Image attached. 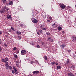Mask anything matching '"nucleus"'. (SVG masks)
<instances>
[{"label": "nucleus", "instance_id": "49530a36", "mask_svg": "<svg viewBox=\"0 0 76 76\" xmlns=\"http://www.w3.org/2000/svg\"><path fill=\"white\" fill-rule=\"evenodd\" d=\"M2 34V32L0 31V35H1Z\"/></svg>", "mask_w": 76, "mask_h": 76}, {"label": "nucleus", "instance_id": "c85d7f7f", "mask_svg": "<svg viewBox=\"0 0 76 76\" xmlns=\"http://www.w3.org/2000/svg\"><path fill=\"white\" fill-rule=\"evenodd\" d=\"M11 29L12 30V31H15V29H14V28H13V27H11Z\"/></svg>", "mask_w": 76, "mask_h": 76}, {"label": "nucleus", "instance_id": "a19ab883", "mask_svg": "<svg viewBox=\"0 0 76 76\" xmlns=\"http://www.w3.org/2000/svg\"><path fill=\"white\" fill-rule=\"evenodd\" d=\"M49 19H50V20H51V19H52V17H49Z\"/></svg>", "mask_w": 76, "mask_h": 76}, {"label": "nucleus", "instance_id": "bb28decb", "mask_svg": "<svg viewBox=\"0 0 76 76\" xmlns=\"http://www.w3.org/2000/svg\"><path fill=\"white\" fill-rule=\"evenodd\" d=\"M42 30H44V31H46L47 30V29L44 28H42Z\"/></svg>", "mask_w": 76, "mask_h": 76}, {"label": "nucleus", "instance_id": "6e6552de", "mask_svg": "<svg viewBox=\"0 0 76 76\" xmlns=\"http://www.w3.org/2000/svg\"><path fill=\"white\" fill-rule=\"evenodd\" d=\"M68 75L69 76H75V75H73V73L71 72H68Z\"/></svg>", "mask_w": 76, "mask_h": 76}, {"label": "nucleus", "instance_id": "4468645a", "mask_svg": "<svg viewBox=\"0 0 76 76\" xmlns=\"http://www.w3.org/2000/svg\"><path fill=\"white\" fill-rule=\"evenodd\" d=\"M9 69L10 70H12V66H9V65L8 66V69Z\"/></svg>", "mask_w": 76, "mask_h": 76}, {"label": "nucleus", "instance_id": "de8ad7c7", "mask_svg": "<svg viewBox=\"0 0 76 76\" xmlns=\"http://www.w3.org/2000/svg\"><path fill=\"white\" fill-rule=\"evenodd\" d=\"M47 21L48 22H50V20H48Z\"/></svg>", "mask_w": 76, "mask_h": 76}, {"label": "nucleus", "instance_id": "393cba45", "mask_svg": "<svg viewBox=\"0 0 76 76\" xmlns=\"http://www.w3.org/2000/svg\"><path fill=\"white\" fill-rule=\"evenodd\" d=\"M16 66L18 67H19V64H16Z\"/></svg>", "mask_w": 76, "mask_h": 76}, {"label": "nucleus", "instance_id": "a18cd8bd", "mask_svg": "<svg viewBox=\"0 0 76 76\" xmlns=\"http://www.w3.org/2000/svg\"><path fill=\"white\" fill-rule=\"evenodd\" d=\"M37 34H38V35H39V32H37Z\"/></svg>", "mask_w": 76, "mask_h": 76}, {"label": "nucleus", "instance_id": "aec40b11", "mask_svg": "<svg viewBox=\"0 0 76 76\" xmlns=\"http://www.w3.org/2000/svg\"><path fill=\"white\" fill-rule=\"evenodd\" d=\"M51 64L52 65H54V64H56V62H52L51 63Z\"/></svg>", "mask_w": 76, "mask_h": 76}, {"label": "nucleus", "instance_id": "8fccbe9b", "mask_svg": "<svg viewBox=\"0 0 76 76\" xmlns=\"http://www.w3.org/2000/svg\"><path fill=\"white\" fill-rule=\"evenodd\" d=\"M62 34H64V31H62Z\"/></svg>", "mask_w": 76, "mask_h": 76}, {"label": "nucleus", "instance_id": "4c0bfd02", "mask_svg": "<svg viewBox=\"0 0 76 76\" xmlns=\"http://www.w3.org/2000/svg\"><path fill=\"white\" fill-rule=\"evenodd\" d=\"M68 51L69 52V53H70V52H71V50H68Z\"/></svg>", "mask_w": 76, "mask_h": 76}, {"label": "nucleus", "instance_id": "f8f14e48", "mask_svg": "<svg viewBox=\"0 0 76 76\" xmlns=\"http://www.w3.org/2000/svg\"><path fill=\"white\" fill-rule=\"evenodd\" d=\"M0 12L1 13H5V12H5V10H4V9H3V10H2V11L0 10Z\"/></svg>", "mask_w": 76, "mask_h": 76}, {"label": "nucleus", "instance_id": "4be33fe9", "mask_svg": "<svg viewBox=\"0 0 76 76\" xmlns=\"http://www.w3.org/2000/svg\"><path fill=\"white\" fill-rule=\"evenodd\" d=\"M52 26L53 27H55V26H56V24L54 23L52 25Z\"/></svg>", "mask_w": 76, "mask_h": 76}, {"label": "nucleus", "instance_id": "9d476101", "mask_svg": "<svg viewBox=\"0 0 76 76\" xmlns=\"http://www.w3.org/2000/svg\"><path fill=\"white\" fill-rule=\"evenodd\" d=\"M31 20L33 23H37V22H38V20L36 19L33 20L32 19H31Z\"/></svg>", "mask_w": 76, "mask_h": 76}, {"label": "nucleus", "instance_id": "39448f33", "mask_svg": "<svg viewBox=\"0 0 76 76\" xmlns=\"http://www.w3.org/2000/svg\"><path fill=\"white\" fill-rule=\"evenodd\" d=\"M60 7L61 9H63L65 8V5L64 4H61L60 6Z\"/></svg>", "mask_w": 76, "mask_h": 76}, {"label": "nucleus", "instance_id": "5fc2aeb1", "mask_svg": "<svg viewBox=\"0 0 76 76\" xmlns=\"http://www.w3.org/2000/svg\"><path fill=\"white\" fill-rule=\"evenodd\" d=\"M42 44L44 45V44H44V43H42Z\"/></svg>", "mask_w": 76, "mask_h": 76}, {"label": "nucleus", "instance_id": "ea45409f", "mask_svg": "<svg viewBox=\"0 0 76 76\" xmlns=\"http://www.w3.org/2000/svg\"><path fill=\"white\" fill-rule=\"evenodd\" d=\"M4 45L5 47H7V45H6V44H5Z\"/></svg>", "mask_w": 76, "mask_h": 76}, {"label": "nucleus", "instance_id": "5701e85b", "mask_svg": "<svg viewBox=\"0 0 76 76\" xmlns=\"http://www.w3.org/2000/svg\"><path fill=\"white\" fill-rule=\"evenodd\" d=\"M14 57L15 58H18V55H14Z\"/></svg>", "mask_w": 76, "mask_h": 76}, {"label": "nucleus", "instance_id": "9b49d317", "mask_svg": "<svg viewBox=\"0 0 76 76\" xmlns=\"http://www.w3.org/2000/svg\"><path fill=\"white\" fill-rule=\"evenodd\" d=\"M7 18L8 19H11L12 18V16L10 15H7Z\"/></svg>", "mask_w": 76, "mask_h": 76}, {"label": "nucleus", "instance_id": "052dcab7", "mask_svg": "<svg viewBox=\"0 0 76 76\" xmlns=\"http://www.w3.org/2000/svg\"><path fill=\"white\" fill-rule=\"evenodd\" d=\"M75 75H76V73H75Z\"/></svg>", "mask_w": 76, "mask_h": 76}, {"label": "nucleus", "instance_id": "7ed1b4c3", "mask_svg": "<svg viewBox=\"0 0 76 76\" xmlns=\"http://www.w3.org/2000/svg\"><path fill=\"white\" fill-rule=\"evenodd\" d=\"M21 55H25L26 54V50H23L21 51Z\"/></svg>", "mask_w": 76, "mask_h": 76}, {"label": "nucleus", "instance_id": "37998d69", "mask_svg": "<svg viewBox=\"0 0 76 76\" xmlns=\"http://www.w3.org/2000/svg\"><path fill=\"white\" fill-rule=\"evenodd\" d=\"M18 51L17 52V54H18V53H19V50H18Z\"/></svg>", "mask_w": 76, "mask_h": 76}, {"label": "nucleus", "instance_id": "b1692460", "mask_svg": "<svg viewBox=\"0 0 76 76\" xmlns=\"http://www.w3.org/2000/svg\"><path fill=\"white\" fill-rule=\"evenodd\" d=\"M17 49V48L16 47H15L13 49V51H15V50H16Z\"/></svg>", "mask_w": 76, "mask_h": 76}, {"label": "nucleus", "instance_id": "f257e3e1", "mask_svg": "<svg viewBox=\"0 0 76 76\" xmlns=\"http://www.w3.org/2000/svg\"><path fill=\"white\" fill-rule=\"evenodd\" d=\"M2 62L3 63L4 62H5L6 61H9V59L7 58V57H6L4 59H3L2 60Z\"/></svg>", "mask_w": 76, "mask_h": 76}, {"label": "nucleus", "instance_id": "cd10ccee", "mask_svg": "<svg viewBox=\"0 0 76 76\" xmlns=\"http://www.w3.org/2000/svg\"><path fill=\"white\" fill-rule=\"evenodd\" d=\"M44 27V25H41L40 26L41 28L42 29V27Z\"/></svg>", "mask_w": 76, "mask_h": 76}, {"label": "nucleus", "instance_id": "423d86ee", "mask_svg": "<svg viewBox=\"0 0 76 76\" xmlns=\"http://www.w3.org/2000/svg\"><path fill=\"white\" fill-rule=\"evenodd\" d=\"M72 40L74 42H75V41H76V36H72Z\"/></svg>", "mask_w": 76, "mask_h": 76}, {"label": "nucleus", "instance_id": "3c124183", "mask_svg": "<svg viewBox=\"0 0 76 76\" xmlns=\"http://www.w3.org/2000/svg\"><path fill=\"white\" fill-rule=\"evenodd\" d=\"M57 18H59V16H58V15H57Z\"/></svg>", "mask_w": 76, "mask_h": 76}, {"label": "nucleus", "instance_id": "0eeeda50", "mask_svg": "<svg viewBox=\"0 0 76 76\" xmlns=\"http://www.w3.org/2000/svg\"><path fill=\"white\" fill-rule=\"evenodd\" d=\"M13 69L14 70L15 72V74H18V71H17V70L16 69V68H15V67H13Z\"/></svg>", "mask_w": 76, "mask_h": 76}, {"label": "nucleus", "instance_id": "2f4dec72", "mask_svg": "<svg viewBox=\"0 0 76 76\" xmlns=\"http://www.w3.org/2000/svg\"><path fill=\"white\" fill-rule=\"evenodd\" d=\"M18 38H19V39H21V37L20 36H18Z\"/></svg>", "mask_w": 76, "mask_h": 76}, {"label": "nucleus", "instance_id": "473e14b6", "mask_svg": "<svg viewBox=\"0 0 76 76\" xmlns=\"http://www.w3.org/2000/svg\"><path fill=\"white\" fill-rule=\"evenodd\" d=\"M46 34L47 35H50V33H46Z\"/></svg>", "mask_w": 76, "mask_h": 76}, {"label": "nucleus", "instance_id": "13d9d810", "mask_svg": "<svg viewBox=\"0 0 76 76\" xmlns=\"http://www.w3.org/2000/svg\"><path fill=\"white\" fill-rule=\"evenodd\" d=\"M75 7H76V5H75Z\"/></svg>", "mask_w": 76, "mask_h": 76}, {"label": "nucleus", "instance_id": "603ef678", "mask_svg": "<svg viewBox=\"0 0 76 76\" xmlns=\"http://www.w3.org/2000/svg\"><path fill=\"white\" fill-rule=\"evenodd\" d=\"M74 57H76V55H74Z\"/></svg>", "mask_w": 76, "mask_h": 76}, {"label": "nucleus", "instance_id": "c756f323", "mask_svg": "<svg viewBox=\"0 0 76 76\" xmlns=\"http://www.w3.org/2000/svg\"><path fill=\"white\" fill-rule=\"evenodd\" d=\"M2 1L4 3H5L6 2V0H2Z\"/></svg>", "mask_w": 76, "mask_h": 76}, {"label": "nucleus", "instance_id": "6e6d98bb", "mask_svg": "<svg viewBox=\"0 0 76 76\" xmlns=\"http://www.w3.org/2000/svg\"><path fill=\"white\" fill-rule=\"evenodd\" d=\"M22 26V24L20 25V26Z\"/></svg>", "mask_w": 76, "mask_h": 76}, {"label": "nucleus", "instance_id": "2eb2a0df", "mask_svg": "<svg viewBox=\"0 0 76 76\" xmlns=\"http://www.w3.org/2000/svg\"><path fill=\"white\" fill-rule=\"evenodd\" d=\"M62 29V28H61V27H58V31H60V30H61Z\"/></svg>", "mask_w": 76, "mask_h": 76}, {"label": "nucleus", "instance_id": "864d4df0", "mask_svg": "<svg viewBox=\"0 0 76 76\" xmlns=\"http://www.w3.org/2000/svg\"><path fill=\"white\" fill-rule=\"evenodd\" d=\"M56 65H58V63H56Z\"/></svg>", "mask_w": 76, "mask_h": 76}, {"label": "nucleus", "instance_id": "09e8293b", "mask_svg": "<svg viewBox=\"0 0 76 76\" xmlns=\"http://www.w3.org/2000/svg\"><path fill=\"white\" fill-rule=\"evenodd\" d=\"M2 50V49H1V48H0V51H1Z\"/></svg>", "mask_w": 76, "mask_h": 76}, {"label": "nucleus", "instance_id": "6ab92c4d", "mask_svg": "<svg viewBox=\"0 0 76 76\" xmlns=\"http://www.w3.org/2000/svg\"><path fill=\"white\" fill-rule=\"evenodd\" d=\"M31 45H34V44H35V43L34 42H31Z\"/></svg>", "mask_w": 76, "mask_h": 76}, {"label": "nucleus", "instance_id": "4d7b16f0", "mask_svg": "<svg viewBox=\"0 0 76 76\" xmlns=\"http://www.w3.org/2000/svg\"><path fill=\"white\" fill-rule=\"evenodd\" d=\"M75 54H76V52H75Z\"/></svg>", "mask_w": 76, "mask_h": 76}, {"label": "nucleus", "instance_id": "79ce46f5", "mask_svg": "<svg viewBox=\"0 0 76 76\" xmlns=\"http://www.w3.org/2000/svg\"><path fill=\"white\" fill-rule=\"evenodd\" d=\"M16 62L17 63V64H19V62L18 61H16Z\"/></svg>", "mask_w": 76, "mask_h": 76}, {"label": "nucleus", "instance_id": "72a5a7b5", "mask_svg": "<svg viewBox=\"0 0 76 76\" xmlns=\"http://www.w3.org/2000/svg\"><path fill=\"white\" fill-rule=\"evenodd\" d=\"M66 62L68 63H69L70 62V61H69V59H67V60Z\"/></svg>", "mask_w": 76, "mask_h": 76}, {"label": "nucleus", "instance_id": "412c9836", "mask_svg": "<svg viewBox=\"0 0 76 76\" xmlns=\"http://www.w3.org/2000/svg\"><path fill=\"white\" fill-rule=\"evenodd\" d=\"M44 58L45 59V60H47V57L46 56H45L44 57Z\"/></svg>", "mask_w": 76, "mask_h": 76}, {"label": "nucleus", "instance_id": "ddd939ff", "mask_svg": "<svg viewBox=\"0 0 76 76\" xmlns=\"http://www.w3.org/2000/svg\"><path fill=\"white\" fill-rule=\"evenodd\" d=\"M65 47V45H62L60 46V47L62 48H64Z\"/></svg>", "mask_w": 76, "mask_h": 76}, {"label": "nucleus", "instance_id": "58836bf2", "mask_svg": "<svg viewBox=\"0 0 76 76\" xmlns=\"http://www.w3.org/2000/svg\"><path fill=\"white\" fill-rule=\"evenodd\" d=\"M9 32H12V30L10 29V30H9Z\"/></svg>", "mask_w": 76, "mask_h": 76}, {"label": "nucleus", "instance_id": "bf43d9fd", "mask_svg": "<svg viewBox=\"0 0 76 76\" xmlns=\"http://www.w3.org/2000/svg\"><path fill=\"white\" fill-rule=\"evenodd\" d=\"M1 41V39H0V42Z\"/></svg>", "mask_w": 76, "mask_h": 76}, {"label": "nucleus", "instance_id": "e433bc0d", "mask_svg": "<svg viewBox=\"0 0 76 76\" xmlns=\"http://www.w3.org/2000/svg\"><path fill=\"white\" fill-rule=\"evenodd\" d=\"M71 68H72V69H73L75 67V66H72L70 67Z\"/></svg>", "mask_w": 76, "mask_h": 76}, {"label": "nucleus", "instance_id": "f704fd0d", "mask_svg": "<svg viewBox=\"0 0 76 76\" xmlns=\"http://www.w3.org/2000/svg\"><path fill=\"white\" fill-rule=\"evenodd\" d=\"M36 47L37 48H40V47L39 46V45H37Z\"/></svg>", "mask_w": 76, "mask_h": 76}, {"label": "nucleus", "instance_id": "dca6fc26", "mask_svg": "<svg viewBox=\"0 0 76 76\" xmlns=\"http://www.w3.org/2000/svg\"><path fill=\"white\" fill-rule=\"evenodd\" d=\"M61 68V66H57V68L58 69H60Z\"/></svg>", "mask_w": 76, "mask_h": 76}, {"label": "nucleus", "instance_id": "c03bdc74", "mask_svg": "<svg viewBox=\"0 0 76 76\" xmlns=\"http://www.w3.org/2000/svg\"><path fill=\"white\" fill-rule=\"evenodd\" d=\"M51 42H53V39H52L51 40Z\"/></svg>", "mask_w": 76, "mask_h": 76}, {"label": "nucleus", "instance_id": "7c9ffc66", "mask_svg": "<svg viewBox=\"0 0 76 76\" xmlns=\"http://www.w3.org/2000/svg\"><path fill=\"white\" fill-rule=\"evenodd\" d=\"M39 32L40 33H42L43 31L42 30H39Z\"/></svg>", "mask_w": 76, "mask_h": 76}, {"label": "nucleus", "instance_id": "a878e982", "mask_svg": "<svg viewBox=\"0 0 76 76\" xmlns=\"http://www.w3.org/2000/svg\"><path fill=\"white\" fill-rule=\"evenodd\" d=\"M51 39V38L50 37H48V40H49V41H50Z\"/></svg>", "mask_w": 76, "mask_h": 76}, {"label": "nucleus", "instance_id": "f3484780", "mask_svg": "<svg viewBox=\"0 0 76 76\" xmlns=\"http://www.w3.org/2000/svg\"><path fill=\"white\" fill-rule=\"evenodd\" d=\"M17 34H18V35H19V34H21L22 33L21 32H19L18 31H16Z\"/></svg>", "mask_w": 76, "mask_h": 76}, {"label": "nucleus", "instance_id": "c9c22d12", "mask_svg": "<svg viewBox=\"0 0 76 76\" xmlns=\"http://www.w3.org/2000/svg\"><path fill=\"white\" fill-rule=\"evenodd\" d=\"M12 72L13 74H15V72L14 70H12Z\"/></svg>", "mask_w": 76, "mask_h": 76}, {"label": "nucleus", "instance_id": "1a4fd4ad", "mask_svg": "<svg viewBox=\"0 0 76 76\" xmlns=\"http://www.w3.org/2000/svg\"><path fill=\"white\" fill-rule=\"evenodd\" d=\"M33 74H36V75H37L39 73H40V72L38 71H34L33 72Z\"/></svg>", "mask_w": 76, "mask_h": 76}, {"label": "nucleus", "instance_id": "f03ea898", "mask_svg": "<svg viewBox=\"0 0 76 76\" xmlns=\"http://www.w3.org/2000/svg\"><path fill=\"white\" fill-rule=\"evenodd\" d=\"M4 63H5V66L6 69H8V67L9 66V63L7 61L6 62H4Z\"/></svg>", "mask_w": 76, "mask_h": 76}, {"label": "nucleus", "instance_id": "20e7f679", "mask_svg": "<svg viewBox=\"0 0 76 76\" xmlns=\"http://www.w3.org/2000/svg\"><path fill=\"white\" fill-rule=\"evenodd\" d=\"M3 9L4 10H5V12H6V10L7 11H8L9 10V8L5 6L4 7Z\"/></svg>", "mask_w": 76, "mask_h": 76}, {"label": "nucleus", "instance_id": "a211bd4d", "mask_svg": "<svg viewBox=\"0 0 76 76\" xmlns=\"http://www.w3.org/2000/svg\"><path fill=\"white\" fill-rule=\"evenodd\" d=\"M13 1H11L10 2L9 4L10 5H12L13 4Z\"/></svg>", "mask_w": 76, "mask_h": 76}]
</instances>
